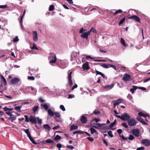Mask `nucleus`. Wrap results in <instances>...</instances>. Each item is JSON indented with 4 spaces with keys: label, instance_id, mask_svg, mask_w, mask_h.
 Returning a JSON list of instances; mask_svg holds the SVG:
<instances>
[{
    "label": "nucleus",
    "instance_id": "obj_1",
    "mask_svg": "<svg viewBox=\"0 0 150 150\" xmlns=\"http://www.w3.org/2000/svg\"><path fill=\"white\" fill-rule=\"evenodd\" d=\"M92 28H91L90 30L87 32H84L86 31V29H84L83 28H80L79 30V33H81V37L86 40H87L88 38V36L90 35L91 33V30Z\"/></svg>",
    "mask_w": 150,
    "mask_h": 150
},
{
    "label": "nucleus",
    "instance_id": "obj_2",
    "mask_svg": "<svg viewBox=\"0 0 150 150\" xmlns=\"http://www.w3.org/2000/svg\"><path fill=\"white\" fill-rule=\"evenodd\" d=\"M115 116L117 118L125 121H128L130 119L129 116L126 113H123L121 116L118 115Z\"/></svg>",
    "mask_w": 150,
    "mask_h": 150
},
{
    "label": "nucleus",
    "instance_id": "obj_3",
    "mask_svg": "<svg viewBox=\"0 0 150 150\" xmlns=\"http://www.w3.org/2000/svg\"><path fill=\"white\" fill-rule=\"evenodd\" d=\"M24 131L27 134L28 137L29 138L30 141L33 144H37V143L36 142L35 140L32 137L30 133L29 132V129H24Z\"/></svg>",
    "mask_w": 150,
    "mask_h": 150
},
{
    "label": "nucleus",
    "instance_id": "obj_4",
    "mask_svg": "<svg viewBox=\"0 0 150 150\" xmlns=\"http://www.w3.org/2000/svg\"><path fill=\"white\" fill-rule=\"evenodd\" d=\"M48 59L50 60L49 62L50 64L55 63L56 60V56L54 54L50 53L48 57Z\"/></svg>",
    "mask_w": 150,
    "mask_h": 150
},
{
    "label": "nucleus",
    "instance_id": "obj_5",
    "mask_svg": "<svg viewBox=\"0 0 150 150\" xmlns=\"http://www.w3.org/2000/svg\"><path fill=\"white\" fill-rule=\"evenodd\" d=\"M105 124H100V123H97L96 124V126L92 125V127L96 129H99L102 130H105L106 129V127L104 125H105Z\"/></svg>",
    "mask_w": 150,
    "mask_h": 150
},
{
    "label": "nucleus",
    "instance_id": "obj_6",
    "mask_svg": "<svg viewBox=\"0 0 150 150\" xmlns=\"http://www.w3.org/2000/svg\"><path fill=\"white\" fill-rule=\"evenodd\" d=\"M128 121V125L130 127L134 126L136 124V122L134 119L132 118Z\"/></svg>",
    "mask_w": 150,
    "mask_h": 150
},
{
    "label": "nucleus",
    "instance_id": "obj_7",
    "mask_svg": "<svg viewBox=\"0 0 150 150\" xmlns=\"http://www.w3.org/2000/svg\"><path fill=\"white\" fill-rule=\"evenodd\" d=\"M59 62L62 68L64 69L67 66V60H60Z\"/></svg>",
    "mask_w": 150,
    "mask_h": 150
},
{
    "label": "nucleus",
    "instance_id": "obj_8",
    "mask_svg": "<svg viewBox=\"0 0 150 150\" xmlns=\"http://www.w3.org/2000/svg\"><path fill=\"white\" fill-rule=\"evenodd\" d=\"M72 72L71 71L68 75V83L70 86H71L73 84V82L72 80L71 74Z\"/></svg>",
    "mask_w": 150,
    "mask_h": 150
},
{
    "label": "nucleus",
    "instance_id": "obj_9",
    "mask_svg": "<svg viewBox=\"0 0 150 150\" xmlns=\"http://www.w3.org/2000/svg\"><path fill=\"white\" fill-rule=\"evenodd\" d=\"M141 143L146 146H148L150 145V141L149 139H144L142 140Z\"/></svg>",
    "mask_w": 150,
    "mask_h": 150
},
{
    "label": "nucleus",
    "instance_id": "obj_10",
    "mask_svg": "<svg viewBox=\"0 0 150 150\" xmlns=\"http://www.w3.org/2000/svg\"><path fill=\"white\" fill-rule=\"evenodd\" d=\"M122 79L125 81H130L131 80L130 76L127 74H125L124 75Z\"/></svg>",
    "mask_w": 150,
    "mask_h": 150
},
{
    "label": "nucleus",
    "instance_id": "obj_11",
    "mask_svg": "<svg viewBox=\"0 0 150 150\" xmlns=\"http://www.w3.org/2000/svg\"><path fill=\"white\" fill-rule=\"evenodd\" d=\"M132 132V134L136 137H138L140 135V132L138 129H133Z\"/></svg>",
    "mask_w": 150,
    "mask_h": 150
},
{
    "label": "nucleus",
    "instance_id": "obj_12",
    "mask_svg": "<svg viewBox=\"0 0 150 150\" xmlns=\"http://www.w3.org/2000/svg\"><path fill=\"white\" fill-rule=\"evenodd\" d=\"M20 81V79L18 78L15 77L13 78L11 81V84L13 85H16Z\"/></svg>",
    "mask_w": 150,
    "mask_h": 150
},
{
    "label": "nucleus",
    "instance_id": "obj_13",
    "mask_svg": "<svg viewBox=\"0 0 150 150\" xmlns=\"http://www.w3.org/2000/svg\"><path fill=\"white\" fill-rule=\"evenodd\" d=\"M128 18L130 19L134 20L136 21L139 22H140V20L139 18L136 15L132 16L131 17H129Z\"/></svg>",
    "mask_w": 150,
    "mask_h": 150
},
{
    "label": "nucleus",
    "instance_id": "obj_14",
    "mask_svg": "<svg viewBox=\"0 0 150 150\" xmlns=\"http://www.w3.org/2000/svg\"><path fill=\"white\" fill-rule=\"evenodd\" d=\"M33 40L35 42H37L38 40V34L36 31H33Z\"/></svg>",
    "mask_w": 150,
    "mask_h": 150
},
{
    "label": "nucleus",
    "instance_id": "obj_15",
    "mask_svg": "<svg viewBox=\"0 0 150 150\" xmlns=\"http://www.w3.org/2000/svg\"><path fill=\"white\" fill-rule=\"evenodd\" d=\"M30 121L32 123L36 124V120L35 117L33 116H30L29 117Z\"/></svg>",
    "mask_w": 150,
    "mask_h": 150
},
{
    "label": "nucleus",
    "instance_id": "obj_16",
    "mask_svg": "<svg viewBox=\"0 0 150 150\" xmlns=\"http://www.w3.org/2000/svg\"><path fill=\"white\" fill-rule=\"evenodd\" d=\"M86 133L88 136H90V134H89L88 132H85L82 131L80 130H78V131H75L74 132H73V134H79V133H81V134H83L84 133Z\"/></svg>",
    "mask_w": 150,
    "mask_h": 150
},
{
    "label": "nucleus",
    "instance_id": "obj_17",
    "mask_svg": "<svg viewBox=\"0 0 150 150\" xmlns=\"http://www.w3.org/2000/svg\"><path fill=\"white\" fill-rule=\"evenodd\" d=\"M137 119L143 124L146 125H148V124L141 117L139 116L137 117Z\"/></svg>",
    "mask_w": 150,
    "mask_h": 150
},
{
    "label": "nucleus",
    "instance_id": "obj_18",
    "mask_svg": "<svg viewBox=\"0 0 150 150\" xmlns=\"http://www.w3.org/2000/svg\"><path fill=\"white\" fill-rule=\"evenodd\" d=\"M114 86L113 83L110 85H107L104 86V88L106 90H110L112 89Z\"/></svg>",
    "mask_w": 150,
    "mask_h": 150
},
{
    "label": "nucleus",
    "instance_id": "obj_19",
    "mask_svg": "<svg viewBox=\"0 0 150 150\" xmlns=\"http://www.w3.org/2000/svg\"><path fill=\"white\" fill-rule=\"evenodd\" d=\"M1 80L2 82V83L5 86L6 85V79L2 75H1Z\"/></svg>",
    "mask_w": 150,
    "mask_h": 150
},
{
    "label": "nucleus",
    "instance_id": "obj_20",
    "mask_svg": "<svg viewBox=\"0 0 150 150\" xmlns=\"http://www.w3.org/2000/svg\"><path fill=\"white\" fill-rule=\"evenodd\" d=\"M84 70H88L89 69V67L88 65V63L86 62L85 64H83L82 66Z\"/></svg>",
    "mask_w": 150,
    "mask_h": 150
},
{
    "label": "nucleus",
    "instance_id": "obj_21",
    "mask_svg": "<svg viewBox=\"0 0 150 150\" xmlns=\"http://www.w3.org/2000/svg\"><path fill=\"white\" fill-rule=\"evenodd\" d=\"M138 115L140 116H142L145 118H146L147 117H148V118L149 117V114H146L142 112H140L138 113Z\"/></svg>",
    "mask_w": 150,
    "mask_h": 150
},
{
    "label": "nucleus",
    "instance_id": "obj_22",
    "mask_svg": "<svg viewBox=\"0 0 150 150\" xmlns=\"http://www.w3.org/2000/svg\"><path fill=\"white\" fill-rule=\"evenodd\" d=\"M87 119L86 117L84 116H82L81 118V121L83 123H86L87 122Z\"/></svg>",
    "mask_w": 150,
    "mask_h": 150
},
{
    "label": "nucleus",
    "instance_id": "obj_23",
    "mask_svg": "<svg viewBox=\"0 0 150 150\" xmlns=\"http://www.w3.org/2000/svg\"><path fill=\"white\" fill-rule=\"evenodd\" d=\"M41 106L43 107L46 110H47L50 106V104L49 103H45V104H41Z\"/></svg>",
    "mask_w": 150,
    "mask_h": 150
},
{
    "label": "nucleus",
    "instance_id": "obj_24",
    "mask_svg": "<svg viewBox=\"0 0 150 150\" xmlns=\"http://www.w3.org/2000/svg\"><path fill=\"white\" fill-rule=\"evenodd\" d=\"M121 100V99H119L117 100L113 101L114 102V106L115 108V107L116 105H118L120 103H121V102L120 101Z\"/></svg>",
    "mask_w": 150,
    "mask_h": 150
},
{
    "label": "nucleus",
    "instance_id": "obj_25",
    "mask_svg": "<svg viewBox=\"0 0 150 150\" xmlns=\"http://www.w3.org/2000/svg\"><path fill=\"white\" fill-rule=\"evenodd\" d=\"M132 87L133 88L130 89V90L132 93L133 94L134 92V91L136 90L138 88V87L134 85Z\"/></svg>",
    "mask_w": 150,
    "mask_h": 150
},
{
    "label": "nucleus",
    "instance_id": "obj_26",
    "mask_svg": "<svg viewBox=\"0 0 150 150\" xmlns=\"http://www.w3.org/2000/svg\"><path fill=\"white\" fill-rule=\"evenodd\" d=\"M44 128L46 130L50 131L51 129L50 127L48 124H45L43 125Z\"/></svg>",
    "mask_w": 150,
    "mask_h": 150
},
{
    "label": "nucleus",
    "instance_id": "obj_27",
    "mask_svg": "<svg viewBox=\"0 0 150 150\" xmlns=\"http://www.w3.org/2000/svg\"><path fill=\"white\" fill-rule=\"evenodd\" d=\"M48 114L50 115L51 117H52L53 116L54 113L52 110L50 109H49L47 110Z\"/></svg>",
    "mask_w": 150,
    "mask_h": 150
},
{
    "label": "nucleus",
    "instance_id": "obj_28",
    "mask_svg": "<svg viewBox=\"0 0 150 150\" xmlns=\"http://www.w3.org/2000/svg\"><path fill=\"white\" fill-rule=\"evenodd\" d=\"M78 127L77 125H73L71 126L70 129L71 130H73L77 129Z\"/></svg>",
    "mask_w": 150,
    "mask_h": 150
},
{
    "label": "nucleus",
    "instance_id": "obj_29",
    "mask_svg": "<svg viewBox=\"0 0 150 150\" xmlns=\"http://www.w3.org/2000/svg\"><path fill=\"white\" fill-rule=\"evenodd\" d=\"M90 130L91 131V133L92 134L96 133L97 132V131L93 127L91 128L90 129Z\"/></svg>",
    "mask_w": 150,
    "mask_h": 150
},
{
    "label": "nucleus",
    "instance_id": "obj_30",
    "mask_svg": "<svg viewBox=\"0 0 150 150\" xmlns=\"http://www.w3.org/2000/svg\"><path fill=\"white\" fill-rule=\"evenodd\" d=\"M96 73L97 75H99L101 76L103 78H105V76L104 75L102 72L98 71L97 70L96 71Z\"/></svg>",
    "mask_w": 150,
    "mask_h": 150
},
{
    "label": "nucleus",
    "instance_id": "obj_31",
    "mask_svg": "<svg viewBox=\"0 0 150 150\" xmlns=\"http://www.w3.org/2000/svg\"><path fill=\"white\" fill-rule=\"evenodd\" d=\"M120 42L122 45L125 47L127 46V45L125 43V41L122 38H120Z\"/></svg>",
    "mask_w": 150,
    "mask_h": 150
},
{
    "label": "nucleus",
    "instance_id": "obj_32",
    "mask_svg": "<svg viewBox=\"0 0 150 150\" xmlns=\"http://www.w3.org/2000/svg\"><path fill=\"white\" fill-rule=\"evenodd\" d=\"M30 48L32 50H38L39 49L37 47V45L35 43L33 44V46L30 47Z\"/></svg>",
    "mask_w": 150,
    "mask_h": 150
},
{
    "label": "nucleus",
    "instance_id": "obj_33",
    "mask_svg": "<svg viewBox=\"0 0 150 150\" xmlns=\"http://www.w3.org/2000/svg\"><path fill=\"white\" fill-rule=\"evenodd\" d=\"M9 120L11 121L12 122H13V121L15 120L16 119V117L15 116H13L10 117L9 118Z\"/></svg>",
    "mask_w": 150,
    "mask_h": 150
},
{
    "label": "nucleus",
    "instance_id": "obj_34",
    "mask_svg": "<svg viewBox=\"0 0 150 150\" xmlns=\"http://www.w3.org/2000/svg\"><path fill=\"white\" fill-rule=\"evenodd\" d=\"M25 12H26V10L25 9L24 10L23 15L21 18V21H20V24H21V23H22L23 18V17L25 15Z\"/></svg>",
    "mask_w": 150,
    "mask_h": 150
},
{
    "label": "nucleus",
    "instance_id": "obj_35",
    "mask_svg": "<svg viewBox=\"0 0 150 150\" xmlns=\"http://www.w3.org/2000/svg\"><path fill=\"white\" fill-rule=\"evenodd\" d=\"M54 114L56 117L58 118L60 117L61 115L59 112H55Z\"/></svg>",
    "mask_w": 150,
    "mask_h": 150
},
{
    "label": "nucleus",
    "instance_id": "obj_36",
    "mask_svg": "<svg viewBox=\"0 0 150 150\" xmlns=\"http://www.w3.org/2000/svg\"><path fill=\"white\" fill-rule=\"evenodd\" d=\"M125 17L121 19L119 23V25H120L121 24L123 23L125 21Z\"/></svg>",
    "mask_w": 150,
    "mask_h": 150
},
{
    "label": "nucleus",
    "instance_id": "obj_37",
    "mask_svg": "<svg viewBox=\"0 0 150 150\" xmlns=\"http://www.w3.org/2000/svg\"><path fill=\"white\" fill-rule=\"evenodd\" d=\"M134 139V137L132 135L130 134L128 137V139L130 141L133 140Z\"/></svg>",
    "mask_w": 150,
    "mask_h": 150
},
{
    "label": "nucleus",
    "instance_id": "obj_38",
    "mask_svg": "<svg viewBox=\"0 0 150 150\" xmlns=\"http://www.w3.org/2000/svg\"><path fill=\"white\" fill-rule=\"evenodd\" d=\"M94 121H95V122H96L97 123L98 122H100L101 121L100 119V118H95L93 119L92 120V122H93Z\"/></svg>",
    "mask_w": 150,
    "mask_h": 150
},
{
    "label": "nucleus",
    "instance_id": "obj_39",
    "mask_svg": "<svg viewBox=\"0 0 150 150\" xmlns=\"http://www.w3.org/2000/svg\"><path fill=\"white\" fill-rule=\"evenodd\" d=\"M38 108L39 107L38 106L36 105L34 106L33 108V111L35 112H36Z\"/></svg>",
    "mask_w": 150,
    "mask_h": 150
},
{
    "label": "nucleus",
    "instance_id": "obj_40",
    "mask_svg": "<svg viewBox=\"0 0 150 150\" xmlns=\"http://www.w3.org/2000/svg\"><path fill=\"white\" fill-rule=\"evenodd\" d=\"M122 12V10L121 9H119L116 11L114 13V15H115L118 13H121Z\"/></svg>",
    "mask_w": 150,
    "mask_h": 150
},
{
    "label": "nucleus",
    "instance_id": "obj_41",
    "mask_svg": "<svg viewBox=\"0 0 150 150\" xmlns=\"http://www.w3.org/2000/svg\"><path fill=\"white\" fill-rule=\"evenodd\" d=\"M61 137L58 135H57L54 138L55 140L57 141L59 139H61Z\"/></svg>",
    "mask_w": 150,
    "mask_h": 150
},
{
    "label": "nucleus",
    "instance_id": "obj_42",
    "mask_svg": "<svg viewBox=\"0 0 150 150\" xmlns=\"http://www.w3.org/2000/svg\"><path fill=\"white\" fill-rule=\"evenodd\" d=\"M21 106L16 107L14 108V110H16L18 112H20L21 111Z\"/></svg>",
    "mask_w": 150,
    "mask_h": 150
},
{
    "label": "nucleus",
    "instance_id": "obj_43",
    "mask_svg": "<svg viewBox=\"0 0 150 150\" xmlns=\"http://www.w3.org/2000/svg\"><path fill=\"white\" fill-rule=\"evenodd\" d=\"M38 120V122L40 124H41L42 123V120L41 119H40L39 117H37Z\"/></svg>",
    "mask_w": 150,
    "mask_h": 150
},
{
    "label": "nucleus",
    "instance_id": "obj_44",
    "mask_svg": "<svg viewBox=\"0 0 150 150\" xmlns=\"http://www.w3.org/2000/svg\"><path fill=\"white\" fill-rule=\"evenodd\" d=\"M46 142L47 143H50L53 142V141L50 139H49L46 140Z\"/></svg>",
    "mask_w": 150,
    "mask_h": 150
},
{
    "label": "nucleus",
    "instance_id": "obj_45",
    "mask_svg": "<svg viewBox=\"0 0 150 150\" xmlns=\"http://www.w3.org/2000/svg\"><path fill=\"white\" fill-rule=\"evenodd\" d=\"M74 54H76V53H72L71 55V61L73 60V59H75V56L74 55Z\"/></svg>",
    "mask_w": 150,
    "mask_h": 150
},
{
    "label": "nucleus",
    "instance_id": "obj_46",
    "mask_svg": "<svg viewBox=\"0 0 150 150\" xmlns=\"http://www.w3.org/2000/svg\"><path fill=\"white\" fill-rule=\"evenodd\" d=\"M19 40V39L18 38V36H16L15 38L13 40V41L14 42H18Z\"/></svg>",
    "mask_w": 150,
    "mask_h": 150
},
{
    "label": "nucleus",
    "instance_id": "obj_47",
    "mask_svg": "<svg viewBox=\"0 0 150 150\" xmlns=\"http://www.w3.org/2000/svg\"><path fill=\"white\" fill-rule=\"evenodd\" d=\"M108 134L110 137H113V135L112 134V132L111 131H110L108 132Z\"/></svg>",
    "mask_w": 150,
    "mask_h": 150
},
{
    "label": "nucleus",
    "instance_id": "obj_48",
    "mask_svg": "<svg viewBox=\"0 0 150 150\" xmlns=\"http://www.w3.org/2000/svg\"><path fill=\"white\" fill-rule=\"evenodd\" d=\"M28 79L30 80L33 81L35 80V77L33 76H28Z\"/></svg>",
    "mask_w": 150,
    "mask_h": 150
},
{
    "label": "nucleus",
    "instance_id": "obj_49",
    "mask_svg": "<svg viewBox=\"0 0 150 150\" xmlns=\"http://www.w3.org/2000/svg\"><path fill=\"white\" fill-rule=\"evenodd\" d=\"M54 8V6L53 5H50L49 8V10L50 11H53Z\"/></svg>",
    "mask_w": 150,
    "mask_h": 150
},
{
    "label": "nucleus",
    "instance_id": "obj_50",
    "mask_svg": "<svg viewBox=\"0 0 150 150\" xmlns=\"http://www.w3.org/2000/svg\"><path fill=\"white\" fill-rule=\"evenodd\" d=\"M109 65L106 64H103L101 65V66L104 68H108L109 67Z\"/></svg>",
    "mask_w": 150,
    "mask_h": 150
},
{
    "label": "nucleus",
    "instance_id": "obj_51",
    "mask_svg": "<svg viewBox=\"0 0 150 150\" xmlns=\"http://www.w3.org/2000/svg\"><path fill=\"white\" fill-rule=\"evenodd\" d=\"M122 125L124 127H125L126 128H128V126L126 123H122Z\"/></svg>",
    "mask_w": 150,
    "mask_h": 150
},
{
    "label": "nucleus",
    "instance_id": "obj_52",
    "mask_svg": "<svg viewBox=\"0 0 150 150\" xmlns=\"http://www.w3.org/2000/svg\"><path fill=\"white\" fill-rule=\"evenodd\" d=\"M24 117H25V121L26 122H29V120H29V119L28 117V116L26 115H24Z\"/></svg>",
    "mask_w": 150,
    "mask_h": 150
},
{
    "label": "nucleus",
    "instance_id": "obj_53",
    "mask_svg": "<svg viewBox=\"0 0 150 150\" xmlns=\"http://www.w3.org/2000/svg\"><path fill=\"white\" fill-rule=\"evenodd\" d=\"M60 108L63 111H65V109L63 105H61L60 106Z\"/></svg>",
    "mask_w": 150,
    "mask_h": 150
},
{
    "label": "nucleus",
    "instance_id": "obj_54",
    "mask_svg": "<svg viewBox=\"0 0 150 150\" xmlns=\"http://www.w3.org/2000/svg\"><path fill=\"white\" fill-rule=\"evenodd\" d=\"M38 100L41 103H43L45 101V100L43 99L41 97H40L38 98Z\"/></svg>",
    "mask_w": 150,
    "mask_h": 150
},
{
    "label": "nucleus",
    "instance_id": "obj_55",
    "mask_svg": "<svg viewBox=\"0 0 150 150\" xmlns=\"http://www.w3.org/2000/svg\"><path fill=\"white\" fill-rule=\"evenodd\" d=\"M8 7L6 5H0V8L4 9L7 8Z\"/></svg>",
    "mask_w": 150,
    "mask_h": 150
},
{
    "label": "nucleus",
    "instance_id": "obj_56",
    "mask_svg": "<svg viewBox=\"0 0 150 150\" xmlns=\"http://www.w3.org/2000/svg\"><path fill=\"white\" fill-rule=\"evenodd\" d=\"M67 148H68L71 149H73L74 148V147L71 145L67 146Z\"/></svg>",
    "mask_w": 150,
    "mask_h": 150
},
{
    "label": "nucleus",
    "instance_id": "obj_57",
    "mask_svg": "<svg viewBox=\"0 0 150 150\" xmlns=\"http://www.w3.org/2000/svg\"><path fill=\"white\" fill-rule=\"evenodd\" d=\"M74 96L73 94H69L68 95V98H74Z\"/></svg>",
    "mask_w": 150,
    "mask_h": 150
},
{
    "label": "nucleus",
    "instance_id": "obj_58",
    "mask_svg": "<svg viewBox=\"0 0 150 150\" xmlns=\"http://www.w3.org/2000/svg\"><path fill=\"white\" fill-rule=\"evenodd\" d=\"M57 147L59 149H60L62 147V145L60 144H57Z\"/></svg>",
    "mask_w": 150,
    "mask_h": 150
},
{
    "label": "nucleus",
    "instance_id": "obj_59",
    "mask_svg": "<svg viewBox=\"0 0 150 150\" xmlns=\"http://www.w3.org/2000/svg\"><path fill=\"white\" fill-rule=\"evenodd\" d=\"M144 147L142 146L137 148L136 150H144Z\"/></svg>",
    "mask_w": 150,
    "mask_h": 150
},
{
    "label": "nucleus",
    "instance_id": "obj_60",
    "mask_svg": "<svg viewBox=\"0 0 150 150\" xmlns=\"http://www.w3.org/2000/svg\"><path fill=\"white\" fill-rule=\"evenodd\" d=\"M109 65L110 67H112L114 69L116 70V67L115 66L112 65L110 64H109Z\"/></svg>",
    "mask_w": 150,
    "mask_h": 150
},
{
    "label": "nucleus",
    "instance_id": "obj_61",
    "mask_svg": "<svg viewBox=\"0 0 150 150\" xmlns=\"http://www.w3.org/2000/svg\"><path fill=\"white\" fill-rule=\"evenodd\" d=\"M127 98L129 99H132L133 98L132 96L130 94H128V96H127Z\"/></svg>",
    "mask_w": 150,
    "mask_h": 150
},
{
    "label": "nucleus",
    "instance_id": "obj_62",
    "mask_svg": "<svg viewBox=\"0 0 150 150\" xmlns=\"http://www.w3.org/2000/svg\"><path fill=\"white\" fill-rule=\"evenodd\" d=\"M77 85L76 84H75L74 86H72L71 88V90H74L75 88H77Z\"/></svg>",
    "mask_w": 150,
    "mask_h": 150
},
{
    "label": "nucleus",
    "instance_id": "obj_63",
    "mask_svg": "<svg viewBox=\"0 0 150 150\" xmlns=\"http://www.w3.org/2000/svg\"><path fill=\"white\" fill-rule=\"evenodd\" d=\"M93 113L95 115H97L98 114L100 113V112L99 111H94L93 112Z\"/></svg>",
    "mask_w": 150,
    "mask_h": 150
},
{
    "label": "nucleus",
    "instance_id": "obj_64",
    "mask_svg": "<svg viewBox=\"0 0 150 150\" xmlns=\"http://www.w3.org/2000/svg\"><path fill=\"white\" fill-rule=\"evenodd\" d=\"M87 138L91 142H93L94 140V139L93 138H91L89 137H88Z\"/></svg>",
    "mask_w": 150,
    "mask_h": 150
}]
</instances>
